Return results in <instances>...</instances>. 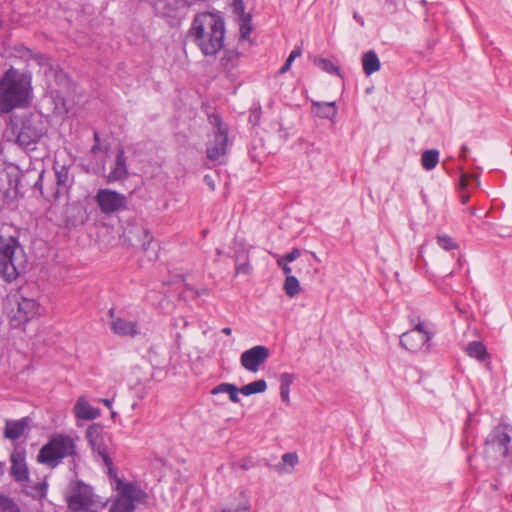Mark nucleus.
I'll use <instances>...</instances> for the list:
<instances>
[{"instance_id": "412c9836", "label": "nucleus", "mask_w": 512, "mask_h": 512, "mask_svg": "<svg viewBox=\"0 0 512 512\" xmlns=\"http://www.w3.org/2000/svg\"><path fill=\"white\" fill-rule=\"evenodd\" d=\"M30 55V60L34 61L38 66L44 68L46 76L53 75L56 79L65 78L63 73H59L52 65L51 59L42 53H33L31 50H27Z\"/></svg>"}, {"instance_id": "c03bdc74", "label": "nucleus", "mask_w": 512, "mask_h": 512, "mask_svg": "<svg viewBox=\"0 0 512 512\" xmlns=\"http://www.w3.org/2000/svg\"><path fill=\"white\" fill-rule=\"evenodd\" d=\"M300 255H301L300 249L293 248L291 252H289L288 254H286L284 256H285L286 262H293L296 259H298L300 257Z\"/></svg>"}, {"instance_id": "20e7f679", "label": "nucleus", "mask_w": 512, "mask_h": 512, "mask_svg": "<svg viewBox=\"0 0 512 512\" xmlns=\"http://www.w3.org/2000/svg\"><path fill=\"white\" fill-rule=\"evenodd\" d=\"M7 313L12 328H22L40 315V304L29 287H21L8 298Z\"/></svg>"}, {"instance_id": "1a4fd4ad", "label": "nucleus", "mask_w": 512, "mask_h": 512, "mask_svg": "<svg viewBox=\"0 0 512 512\" xmlns=\"http://www.w3.org/2000/svg\"><path fill=\"white\" fill-rule=\"evenodd\" d=\"M213 139L207 144L206 153L210 160H218L226 154L228 131L219 116H213Z\"/></svg>"}, {"instance_id": "a19ab883", "label": "nucleus", "mask_w": 512, "mask_h": 512, "mask_svg": "<svg viewBox=\"0 0 512 512\" xmlns=\"http://www.w3.org/2000/svg\"><path fill=\"white\" fill-rule=\"evenodd\" d=\"M229 388V392L227 393L229 395V399L233 403H239L240 398L238 396V393L240 392V389H238L234 384H232Z\"/></svg>"}, {"instance_id": "09e8293b", "label": "nucleus", "mask_w": 512, "mask_h": 512, "mask_svg": "<svg viewBox=\"0 0 512 512\" xmlns=\"http://www.w3.org/2000/svg\"><path fill=\"white\" fill-rule=\"evenodd\" d=\"M293 63V60H291L289 57L286 59L284 65L281 67V69L279 70V72L281 74H284L286 72H288L291 68V65Z\"/></svg>"}, {"instance_id": "5fc2aeb1", "label": "nucleus", "mask_w": 512, "mask_h": 512, "mask_svg": "<svg viewBox=\"0 0 512 512\" xmlns=\"http://www.w3.org/2000/svg\"><path fill=\"white\" fill-rule=\"evenodd\" d=\"M101 150L100 143H94V145L91 148V153L97 154Z\"/></svg>"}, {"instance_id": "e433bc0d", "label": "nucleus", "mask_w": 512, "mask_h": 512, "mask_svg": "<svg viewBox=\"0 0 512 512\" xmlns=\"http://www.w3.org/2000/svg\"><path fill=\"white\" fill-rule=\"evenodd\" d=\"M295 377L290 373H282L280 376V388H290V385L293 383Z\"/></svg>"}, {"instance_id": "a878e982", "label": "nucleus", "mask_w": 512, "mask_h": 512, "mask_svg": "<svg viewBox=\"0 0 512 512\" xmlns=\"http://www.w3.org/2000/svg\"><path fill=\"white\" fill-rule=\"evenodd\" d=\"M118 489L119 496L112 503L109 512H133L135 510L134 504L131 502L129 497H127V495L124 494V491L120 486H118Z\"/></svg>"}, {"instance_id": "4be33fe9", "label": "nucleus", "mask_w": 512, "mask_h": 512, "mask_svg": "<svg viewBox=\"0 0 512 512\" xmlns=\"http://www.w3.org/2000/svg\"><path fill=\"white\" fill-rule=\"evenodd\" d=\"M74 414L78 419L94 420L99 417L100 410L92 407L83 397H80L74 406Z\"/></svg>"}, {"instance_id": "423d86ee", "label": "nucleus", "mask_w": 512, "mask_h": 512, "mask_svg": "<svg viewBox=\"0 0 512 512\" xmlns=\"http://www.w3.org/2000/svg\"><path fill=\"white\" fill-rule=\"evenodd\" d=\"M26 255L17 239L0 237V276L6 282H12L25 271Z\"/></svg>"}, {"instance_id": "6e6d98bb", "label": "nucleus", "mask_w": 512, "mask_h": 512, "mask_svg": "<svg viewBox=\"0 0 512 512\" xmlns=\"http://www.w3.org/2000/svg\"><path fill=\"white\" fill-rule=\"evenodd\" d=\"M469 152V149L467 146H462L461 148V154L460 156L463 158V159H466L467 158V153Z\"/></svg>"}, {"instance_id": "a18cd8bd", "label": "nucleus", "mask_w": 512, "mask_h": 512, "mask_svg": "<svg viewBox=\"0 0 512 512\" xmlns=\"http://www.w3.org/2000/svg\"><path fill=\"white\" fill-rule=\"evenodd\" d=\"M47 483L45 482H38L35 486H34V489L36 490V493L38 496L40 497H44L46 495V492H47Z\"/></svg>"}, {"instance_id": "49530a36", "label": "nucleus", "mask_w": 512, "mask_h": 512, "mask_svg": "<svg viewBox=\"0 0 512 512\" xmlns=\"http://www.w3.org/2000/svg\"><path fill=\"white\" fill-rule=\"evenodd\" d=\"M234 12L236 14H244L245 6L243 0H232Z\"/></svg>"}, {"instance_id": "bb28decb", "label": "nucleus", "mask_w": 512, "mask_h": 512, "mask_svg": "<svg viewBox=\"0 0 512 512\" xmlns=\"http://www.w3.org/2000/svg\"><path fill=\"white\" fill-rule=\"evenodd\" d=\"M439 162V152L436 149L426 150L421 156L422 167L429 171L436 167Z\"/></svg>"}, {"instance_id": "79ce46f5", "label": "nucleus", "mask_w": 512, "mask_h": 512, "mask_svg": "<svg viewBox=\"0 0 512 512\" xmlns=\"http://www.w3.org/2000/svg\"><path fill=\"white\" fill-rule=\"evenodd\" d=\"M232 384L230 383H221L219 385H217L216 387H214L211 391V393L213 395H217V394H220V393H228L229 392V388L228 387H231Z\"/></svg>"}, {"instance_id": "2eb2a0df", "label": "nucleus", "mask_w": 512, "mask_h": 512, "mask_svg": "<svg viewBox=\"0 0 512 512\" xmlns=\"http://www.w3.org/2000/svg\"><path fill=\"white\" fill-rule=\"evenodd\" d=\"M10 474L16 482L23 483L29 480V470L26 464L24 449H14L10 456Z\"/></svg>"}, {"instance_id": "864d4df0", "label": "nucleus", "mask_w": 512, "mask_h": 512, "mask_svg": "<svg viewBox=\"0 0 512 512\" xmlns=\"http://www.w3.org/2000/svg\"><path fill=\"white\" fill-rule=\"evenodd\" d=\"M290 262H286V259H285V256H282L281 258H279L277 260V264L279 267H281L283 269V267L287 264H289Z\"/></svg>"}, {"instance_id": "bf43d9fd", "label": "nucleus", "mask_w": 512, "mask_h": 512, "mask_svg": "<svg viewBox=\"0 0 512 512\" xmlns=\"http://www.w3.org/2000/svg\"><path fill=\"white\" fill-rule=\"evenodd\" d=\"M101 402L108 408L112 407V400L110 399H102Z\"/></svg>"}, {"instance_id": "393cba45", "label": "nucleus", "mask_w": 512, "mask_h": 512, "mask_svg": "<svg viewBox=\"0 0 512 512\" xmlns=\"http://www.w3.org/2000/svg\"><path fill=\"white\" fill-rule=\"evenodd\" d=\"M312 106L316 111V114L323 119H334L337 115V107L334 101L332 102H319L313 101Z\"/></svg>"}, {"instance_id": "3c124183", "label": "nucleus", "mask_w": 512, "mask_h": 512, "mask_svg": "<svg viewBox=\"0 0 512 512\" xmlns=\"http://www.w3.org/2000/svg\"><path fill=\"white\" fill-rule=\"evenodd\" d=\"M353 17L361 26H364L365 23L362 16H360L357 12H354Z\"/></svg>"}, {"instance_id": "de8ad7c7", "label": "nucleus", "mask_w": 512, "mask_h": 512, "mask_svg": "<svg viewBox=\"0 0 512 512\" xmlns=\"http://www.w3.org/2000/svg\"><path fill=\"white\" fill-rule=\"evenodd\" d=\"M290 388H280V396L283 402L286 404L290 403V397H289Z\"/></svg>"}, {"instance_id": "7ed1b4c3", "label": "nucleus", "mask_w": 512, "mask_h": 512, "mask_svg": "<svg viewBox=\"0 0 512 512\" xmlns=\"http://www.w3.org/2000/svg\"><path fill=\"white\" fill-rule=\"evenodd\" d=\"M46 132L47 126L42 115L29 113L11 118L5 131V137L22 149L33 150Z\"/></svg>"}, {"instance_id": "0e129e2a", "label": "nucleus", "mask_w": 512, "mask_h": 512, "mask_svg": "<svg viewBox=\"0 0 512 512\" xmlns=\"http://www.w3.org/2000/svg\"><path fill=\"white\" fill-rule=\"evenodd\" d=\"M4 468H5V464L3 462H0V477L3 475L4 473Z\"/></svg>"}, {"instance_id": "c9c22d12", "label": "nucleus", "mask_w": 512, "mask_h": 512, "mask_svg": "<svg viewBox=\"0 0 512 512\" xmlns=\"http://www.w3.org/2000/svg\"><path fill=\"white\" fill-rule=\"evenodd\" d=\"M238 55L233 51L225 52L224 56L221 58V64L224 67H233L234 62L237 59Z\"/></svg>"}, {"instance_id": "2f4dec72", "label": "nucleus", "mask_w": 512, "mask_h": 512, "mask_svg": "<svg viewBox=\"0 0 512 512\" xmlns=\"http://www.w3.org/2000/svg\"><path fill=\"white\" fill-rule=\"evenodd\" d=\"M238 15L242 19V23L240 26L241 37L243 39H248L250 36V33L252 31V17H251V15L245 14V13L238 14Z\"/></svg>"}, {"instance_id": "39448f33", "label": "nucleus", "mask_w": 512, "mask_h": 512, "mask_svg": "<svg viewBox=\"0 0 512 512\" xmlns=\"http://www.w3.org/2000/svg\"><path fill=\"white\" fill-rule=\"evenodd\" d=\"M77 455L75 438L67 434L55 433L40 448L37 462L49 469H55L64 459L71 458L74 461Z\"/></svg>"}, {"instance_id": "37998d69", "label": "nucleus", "mask_w": 512, "mask_h": 512, "mask_svg": "<svg viewBox=\"0 0 512 512\" xmlns=\"http://www.w3.org/2000/svg\"><path fill=\"white\" fill-rule=\"evenodd\" d=\"M236 274H248L250 271V265L248 262L236 263Z\"/></svg>"}, {"instance_id": "a211bd4d", "label": "nucleus", "mask_w": 512, "mask_h": 512, "mask_svg": "<svg viewBox=\"0 0 512 512\" xmlns=\"http://www.w3.org/2000/svg\"><path fill=\"white\" fill-rule=\"evenodd\" d=\"M128 177V168L123 148H120L116 154L115 163L107 176L108 182L124 180Z\"/></svg>"}, {"instance_id": "f03ea898", "label": "nucleus", "mask_w": 512, "mask_h": 512, "mask_svg": "<svg viewBox=\"0 0 512 512\" xmlns=\"http://www.w3.org/2000/svg\"><path fill=\"white\" fill-rule=\"evenodd\" d=\"M31 90V75L9 68L0 80V111L9 113L27 105Z\"/></svg>"}, {"instance_id": "58836bf2", "label": "nucleus", "mask_w": 512, "mask_h": 512, "mask_svg": "<svg viewBox=\"0 0 512 512\" xmlns=\"http://www.w3.org/2000/svg\"><path fill=\"white\" fill-rule=\"evenodd\" d=\"M55 111L59 114L67 113L68 107L64 98L57 96L55 98Z\"/></svg>"}, {"instance_id": "ea45409f", "label": "nucleus", "mask_w": 512, "mask_h": 512, "mask_svg": "<svg viewBox=\"0 0 512 512\" xmlns=\"http://www.w3.org/2000/svg\"><path fill=\"white\" fill-rule=\"evenodd\" d=\"M282 460L285 464L294 467L298 463V456L296 453H285L282 456Z\"/></svg>"}, {"instance_id": "9b49d317", "label": "nucleus", "mask_w": 512, "mask_h": 512, "mask_svg": "<svg viewBox=\"0 0 512 512\" xmlns=\"http://www.w3.org/2000/svg\"><path fill=\"white\" fill-rule=\"evenodd\" d=\"M33 188L38 190L40 194L48 201H55L59 199L61 196L65 195V193L60 190V187L55 181V178L52 174L46 173L45 170H42L37 180L35 181Z\"/></svg>"}, {"instance_id": "6e6552de", "label": "nucleus", "mask_w": 512, "mask_h": 512, "mask_svg": "<svg viewBox=\"0 0 512 512\" xmlns=\"http://www.w3.org/2000/svg\"><path fill=\"white\" fill-rule=\"evenodd\" d=\"M431 334L426 330L422 322L400 336V344L406 350L416 352H428L430 350Z\"/></svg>"}, {"instance_id": "473e14b6", "label": "nucleus", "mask_w": 512, "mask_h": 512, "mask_svg": "<svg viewBox=\"0 0 512 512\" xmlns=\"http://www.w3.org/2000/svg\"><path fill=\"white\" fill-rule=\"evenodd\" d=\"M0 512H20L15 502L7 496L0 494Z\"/></svg>"}, {"instance_id": "4c0bfd02", "label": "nucleus", "mask_w": 512, "mask_h": 512, "mask_svg": "<svg viewBox=\"0 0 512 512\" xmlns=\"http://www.w3.org/2000/svg\"><path fill=\"white\" fill-rule=\"evenodd\" d=\"M221 512H250V503L247 499H245L237 506V508H227L223 509Z\"/></svg>"}, {"instance_id": "7c9ffc66", "label": "nucleus", "mask_w": 512, "mask_h": 512, "mask_svg": "<svg viewBox=\"0 0 512 512\" xmlns=\"http://www.w3.org/2000/svg\"><path fill=\"white\" fill-rule=\"evenodd\" d=\"M313 63L315 66L320 68L322 71L329 73V74H337L340 75V69L338 66H335L330 60L315 57L313 60Z\"/></svg>"}, {"instance_id": "603ef678", "label": "nucleus", "mask_w": 512, "mask_h": 512, "mask_svg": "<svg viewBox=\"0 0 512 512\" xmlns=\"http://www.w3.org/2000/svg\"><path fill=\"white\" fill-rule=\"evenodd\" d=\"M204 180L209 185V187L212 190H214L215 186H214V182H213L212 178L209 175H205Z\"/></svg>"}, {"instance_id": "052dcab7", "label": "nucleus", "mask_w": 512, "mask_h": 512, "mask_svg": "<svg viewBox=\"0 0 512 512\" xmlns=\"http://www.w3.org/2000/svg\"><path fill=\"white\" fill-rule=\"evenodd\" d=\"M93 139L94 143H100V135L97 131L94 132Z\"/></svg>"}, {"instance_id": "9d476101", "label": "nucleus", "mask_w": 512, "mask_h": 512, "mask_svg": "<svg viewBox=\"0 0 512 512\" xmlns=\"http://www.w3.org/2000/svg\"><path fill=\"white\" fill-rule=\"evenodd\" d=\"M96 201L100 210L110 214L126 208L127 197L110 189H100L96 195Z\"/></svg>"}, {"instance_id": "680f3d73", "label": "nucleus", "mask_w": 512, "mask_h": 512, "mask_svg": "<svg viewBox=\"0 0 512 512\" xmlns=\"http://www.w3.org/2000/svg\"><path fill=\"white\" fill-rule=\"evenodd\" d=\"M460 184L462 188L466 186V176L464 174L460 178Z\"/></svg>"}, {"instance_id": "c756f323", "label": "nucleus", "mask_w": 512, "mask_h": 512, "mask_svg": "<svg viewBox=\"0 0 512 512\" xmlns=\"http://www.w3.org/2000/svg\"><path fill=\"white\" fill-rule=\"evenodd\" d=\"M284 291L287 296L295 297L300 293L301 287L298 279L293 275H288L284 282Z\"/></svg>"}, {"instance_id": "e2e57ef3", "label": "nucleus", "mask_w": 512, "mask_h": 512, "mask_svg": "<svg viewBox=\"0 0 512 512\" xmlns=\"http://www.w3.org/2000/svg\"><path fill=\"white\" fill-rule=\"evenodd\" d=\"M222 333H224L225 335H231L232 330L229 327H225L222 329Z\"/></svg>"}, {"instance_id": "4d7b16f0", "label": "nucleus", "mask_w": 512, "mask_h": 512, "mask_svg": "<svg viewBox=\"0 0 512 512\" xmlns=\"http://www.w3.org/2000/svg\"><path fill=\"white\" fill-rule=\"evenodd\" d=\"M282 270L286 277H288V275H291L292 273V268L289 266V264L285 265Z\"/></svg>"}, {"instance_id": "0eeeda50", "label": "nucleus", "mask_w": 512, "mask_h": 512, "mask_svg": "<svg viewBox=\"0 0 512 512\" xmlns=\"http://www.w3.org/2000/svg\"><path fill=\"white\" fill-rule=\"evenodd\" d=\"M67 507L72 512H88L93 505V489L81 480H71L65 491Z\"/></svg>"}, {"instance_id": "4468645a", "label": "nucleus", "mask_w": 512, "mask_h": 512, "mask_svg": "<svg viewBox=\"0 0 512 512\" xmlns=\"http://www.w3.org/2000/svg\"><path fill=\"white\" fill-rule=\"evenodd\" d=\"M269 357V349L265 346H254L241 354V365L250 372H257L259 366Z\"/></svg>"}, {"instance_id": "f8f14e48", "label": "nucleus", "mask_w": 512, "mask_h": 512, "mask_svg": "<svg viewBox=\"0 0 512 512\" xmlns=\"http://www.w3.org/2000/svg\"><path fill=\"white\" fill-rule=\"evenodd\" d=\"M86 438L92 450L102 458L104 464L111 467L113 462L104 443L103 428L98 424L90 425L86 430Z\"/></svg>"}, {"instance_id": "ddd939ff", "label": "nucleus", "mask_w": 512, "mask_h": 512, "mask_svg": "<svg viewBox=\"0 0 512 512\" xmlns=\"http://www.w3.org/2000/svg\"><path fill=\"white\" fill-rule=\"evenodd\" d=\"M510 443L511 436L504 425L495 427L486 439L487 447L499 452L503 457L509 456Z\"/></svg>"}, {"instance_id": "b1692460", "label": "nucleus", "mask_w": 512, "mask_h": 512, "mask_svg": "<svg viewBox=\"0 0 512 512\" xmlns=\"http://www.w3.org/2000/svg\"><path fill=\"white\" fill-rule=\"evenodd\" d=\"M362 67L367 76L380 70L381 63L374 50H369L362 55Z\"/></svg>"}, {"instance_id": "f704fd0d", "label": "nucleus", "mask_w": 512, "mask_h": 512, "mask_svg": "<svg viewBox=\"0 0 512 512\" xmlns=\"http://www.w3.org/2000/svg\"><path fill=\"white\" fill-rule=\"evenodd\" d=\"M261 118V106L259 103H254L250 108L249 122L252 125H257Z\"/></svg>"}, {"instance_id": "cd10ccee", "label": "nucleus", "mask_w": 512, "mask_h": 512, "mask_svg": "<svg viewBox=\"0 0 512 512\" xmlns=\"http://www.w3.org/2000/svg\"><path fill=\"white\" fill-rule=\"evenodd\" d=\"M267 389V383L264 379H260L244 385L240 388V393L245 396H249L256 393H263Z\"/></svg>"}, {"instance_id": "aec40b11", "label": "nucleus", "mask_w": 512, "mask_h": 512, "mask_svg": "<svg viewBox=\"0 0 512 512\" xmlns=\"http://www.w3.org/2000/svg\"><path fill=\"white\" fill-rule=\"evenodd\" d=\"M29 422L30 419L28 417L21 418L20 420H7L4 428V436L10 440L19 439L28 427Z\"/></svg>"}, {"instance_id": "72a5a7b5", "label": "nucleus", "mask_w": 512, "mask_h": 512, "mask_svg": "<svg viewBox=\"0 0 512 512\" xmlns=\"http://www.w3.org/2000/svg\"><path fill=\"white\" fill-rule=\"evenodd\" d=\"M437 243L441 248H443L446 251L458 248L457 243L448 235H438Z\"/></svg>"}, {"instance_id": "c85d7f7f", "label": "nucleus", "mask_w": 512, "mask_h": 512, "mask_svg": "<svg viewBox=\"0 0 512 512\" xmlns=\"http://www.w3.org/2000/svg\"><path fill=\"white\" fill-rule=\"evenodd\" d=\"M466 353L470 357H474V358L482 361V360H484L487 351H486V347L483 345L482 342L473 341L467 345Z\"/></svg>"}, {"instance_id": "dca6fc26", "label": "nucleus", "mask_w": 512, "mask_h": 512, "mask_svg": "<svg viewBox=\"0 0 512 512\" xmlns=\"http://www.w3.org/2000/svg\"><path fill=\"white\" fill-rule=\"evenodd\" d=\"M53 170L56 183L65 195L68 194L74 183V175L71 173V165L60 164L57 160L53 164Z\"/></svg>"}, {"instance_id": "5701e85b", "label": "nucleus", "mask_w": 512, "mask_h": 512, "mask_svg": "<svg viewBox=\"0 0 512 512\" xmlns=\"http://www.w3.org/2000/svg\"><path fill=\"white\" fill-rule=\"evenodd\" d=\"M126 233L128 234L129 240H131V234H137L139 237H142L141 239H139L142 249L145 252L149 251L153 242V237L148 231V229H146L143 226L131 225L130 227L127 228Z\"/></svg>"}, {"instance_id": "6ab92c4d", "label": "nucleus", "mask_w": 512, "mask_h": 512, "mask_svg": "<svg viewBox=\"0 0 512 512\" xmlns=\"http://www.w3.org/2000/svg\"><path fill=\"white\" fill-rule=\"evenodd\" d=\"M111 329L115 334L121 336L134 337L140 333L138 323L122 318H117L111 322Z\"/></svg>"}, {"instance_id": "69168bd1", "label": "nucleus", "mask_w": 512, "mask_h": 512, "mask_svg": "<svg viewBox=\"0 0 512 512\" xmlns=\"http://www.w3.org/2000/svg\"><path fill=\"white\" fill-rule=\"evenodd\" d=\"M461 199H462L463 203H466L468 201V199H469V196L468 195H462Z\"/></svg>"}, {"instance_id": "13d9d810", "label": "nucleus", "mask_w": 512, "mask_h": 512, "mask_svg": "<svg viewBox=\"0 0 512 512\" xmlns=\"http://www.w3.org/2000/svg\"><path fill=\"white\" fill-rule=\"evenodd\" d=\"M195 293L197 296L207 295L208 290L206 288H202L200 290H195Z\"/></svg>"}, {"instance_id": "f3484780", "label": "nucleus", "mask_w": 512, "mask_h": 512, "mask_svg": "<svg viewBox=\"0 0 512 512\" xmlns=\"http://www.w3.org/2000/svg\"><path fill=\"white\" fill-rule=\"evenodd\" d=\"M118 486L122 488L124 494L129 497L134 506L147 503L148 494L138 484L133 482L123 483L118 480Z\"/></svg>"}, {"instance_id": "8fccbe9b", "label": "nucleus", "mask_w": 512, "mask_h": 512, "mask_svg": "<svg viewBox=\"0 0 512 512\" xmlns=\"http://www.w3.org/2000/svg\"><path fill=\"white\" fill-rule=\"evenodd\" d=\"M301 54H302V50H301V48H300V47H297V48H295V49L290 53L289 58H290L291 60H293V61H294L296 58L300 57V56H301Z\"/></svg>"}, {"instance_id": "f257e3e1", "label": "nucleus", "mask_w": 512, "mask_h": 512, "mask_svg": "<svg viewBox=\"0 0 512 512\" xmlns=\"http://www.w3.org/2000/svg\"><path fill=\"white\" fill-rule=\"evenodd\" d=\"M206 56L215 55L223 47L224 21L209 12L197 14L188 35Z\"/></svg>"}]
</instances>
